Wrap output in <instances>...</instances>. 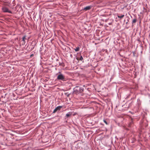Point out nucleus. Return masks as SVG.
<instances>
[{"label": "nucleus", "mask_w": 150, "mask_h": 150, "mask_svg": "<svg viewBox=\"0 0 150 150\" xmlns=\"http://www.w3.org/2000/svg\"><path fill=\"white\" fill-rule=\"evenodd\" d=\"M25 38H26L25 36H24L23 37L22 40H23V41L24 42L25 41Z\"/></svg>", "instance_id": "obj_11"}, {"label": "nucleus", "mask_w": 150, "mask_h": 150, "mask_svg": "<svg viewBox=\"0 0 150 150\" xmlns=\"http://www.w3.org/2000/svg\"><path fill=\"white\" fill-rule=\"evenodd\" d=\"M137 21V19L136 18H134L133 19L132 21V23H135Z\"/></svg>", "instance_id": "obj_10"}, {"label": "nucleus", "mask_w": 150, "mask_h": 150, "mask_svg": "<svg viewBox=\"0 0 150 150\" xmlns=\"http://www.w3.org/2000/svg\"><path fill=\"white\" fill-rule=\"evenodd\" d=\"M73 90L74 93L76 94H77L82 93L84 90V88L81 87L77 86H76L74 88Z\"/></svg>", "instance_id": "obj_1"}, {"label": "nucleus", "mask_w": 150, "mask_h": 150, "mask_svg": "<svg viewBox=\"0 0 150 150\" xmlns=\"http://www.w3.org/2000/svg\"><path fill=\"white\" fill-rule=\"evenodd\" d=\"M70 56L71 57H72V55L71 54L70 55Z\"/></svg>", "instance_id": "obj_15"}, {"label": "nucleus", "mask_w": 150, "mask_h": 150, "mask_svg": "<svg viewBox=\"0 0 150 150\" xmlns=\"http://www.w3.org/2000/svg\"><path fill=\"white\" fill-rule=\"evenodd\" d=\"M62 108V106H57L56 108L57 109V111H58V110H60Z\"/></svg>", "instance_id": "obj_7"}, {"label": "nucleus", "mask_w": 150, "mask_h": 150, "mask_svg": "<svg viewBox=\"0 0 150 150\" xmlns=\"http://www.w3.org/2000/svg\"><path fill=\"white\" fill-rule=\"evenodd\" d=\"M92 7L91 6H88L86 7L83 8V10L85 11H87L90 10Z\"/></svg>", "instance_id": "obj_4"}, {"label": "nucleus", "mask_w": 150, "mask_h": 150, "mask_svg": "<svg viewBox=\"0 0 150 150\" xmlns=\"http://www.w3.org/2000/svg\"><path fill=\"white\" fill-rule=\"evenodd\" d=\"M59 74H58L57 76V79L61 80L63 81H65V79L64 75L61 73L60 72H59Z\"/></svg>", "instance_id": "obj_2"}, {"label": "nucleus", "mask_w": 150, "mask_h": 150, "mask_svg": "<svg viewBox=\"0 0 150 150\" xmlns=\"http://www.w3.org/2000/svg\"><path fill=\"white\" fill-rule=\"evenodd\" d=\"M127 22L126 23V24H127Z\"/></svg>", "instance_id": "obj_16"}, {"label": "nucleus", "mask_w": 150, "mask_h": 150, "mask_svg": "<svg viewBox=\"0 0 150 150\" xmlns=\"http://www.w3.org/2000/svg\"><path fill=\"white\" fill-rule=\"evenodd\" d=\"M57 111V109H56V108H55L53 112V113H55V112H56Z\"/></svg>", "instance_id": "obj_12"}, {"label": "nucleus", "mask_w": 150, "mask_h": 150, "mask_svg": "<svg viewBox=\"0 0 150 150\" xmlns=\"http://www.w3.org/2000/svg\"><path fill=\"white\" fill-rule=\"evenodd\" d=\"M72 115V112H69L68 113H67L66 115V117H68Z\"/></svg>", "instance_id": "obj_5"}, {"label": "nucleus", "mask_w": 150, "mask_h": 150, "mask_svg": "<svg viewBox=\"0 0 150 150\" xmlns=\"http://www.w3.org/2000/svg\"><path fill=\"white\" fill-rule=\"evenodd\" d=\"M103 122L105 123L106 125H108V123L105 120H103Z\"/></svg>", "instance_id": "obj_13"}, {"label": "nucleus", "mask_w": 150, "mask_h": 150, "mask_svg": "<svg viewBox=\"0 0 150 150\" xmlns=\"http://www.w3.org/2000/svg\"><path fill=\"white\" fill-rule=\"evenodd\" d=\"M76 59L78 60H80L81 61H82L83 60V58L82 56L81 55L80 56V58L77 57L76 58Z\"/></svg>", "instance_id": "obj_6"}, {"label": "nucleus", "mask_w": 150, "mask_h": 150, "mask_svg": "<svg viewBox=\"0 0 150 150\" xmlns=\"http://www.w3.org/2000/svg\"><path fill=\"white\" fill-rule=\"evenodd\" d=\"M2 10L4 12H8L11 13L12 12L9 10L6 7H3L2 8Z\"/></svg>", "instance_id": "obj_3"}, {"label": "nucleus", "mask_w": 150, "mask_h": 150, "mask_svg": "<svg viewBox=\"0 0 150 150\" xmlns=\"http://www.w3.org/2000/svg\"><path fill=\"white\" fill-rule=\"evenodd\" d=\"M31 149L30 148H28V150H33V149H32V150H31Z\"/></svg>", "instance_id": "obj_14"}, {"label": "nucleus", "mask_w": 150, "mask_h": 150, "mask_svg": "<svg viewBox=\"0 0 150 150\" xmlns=\"http://www.w3.org/2000/svg\"><path fill=\"white\" fill-rule=\"evenodd\" d=\"M80 49V48L79 47H76V49H74V50L76 52H77Z\"/></svg>", "instance_id": "obj_9"}, {"label": "nucleus", "mask_w": 150, "mask_h": 150, "mask_svg": "<svg viewBox=\"0 0 150 150\" xmlns=\"http://www.w3.org/2000/svg\"><path fill=\"white\" fill-rule=\"evenodd\" d=\"M124 16V15H123L121 16H118L117 17L119 18H120V19H121Z\"/></svg>", "instance_id": "obj_8"}]
</instances>
